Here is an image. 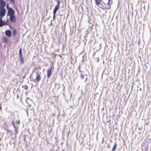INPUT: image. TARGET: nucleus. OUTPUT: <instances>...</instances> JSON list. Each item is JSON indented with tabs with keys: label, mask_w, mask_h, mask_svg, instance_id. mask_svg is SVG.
I'll return each mask as SVG.
<instances>
[{
	"label": "nucleus",
	"mask_w": 151,
	"mask_h": 151,
	"mask_svg": "<svg viewBox=\"0 0 151 151\" xmlns=\"http://www.w3.org/2000/svg\"><path fill=\"white\" fill-rule=\"evenodd\" d=\"M20 122L18 120L16 121V123L17 124H20Z\"/></svg>",
	"instance_id": "nucleus-17"
},
{
	"label": "nucleus",
	"mask_w": 151,
	"mask_h": 151,
	"mask_svg": "<svg viewBox=\"0 0 151 151\" xmlns=\"http://www.w3.org/2000/svg\"><path fill=\"white\" fill-rule=\"evenodd\" d=\"M19 55H22V48H20L19 49Z\"/></svg>",
	"instance_id": "nucleus-13"
},
{
	"label": "nucleus",
	"mask_w": 151,
	"mask_h": 151,
	"mask_svg": "<svg viewBox=\"0 0 151 151\" xmlns=\"http://www.w3.org/2000/svg\"><path fill=\"white\" fill-rule=\"evenodd\" d=\"M96 4L98 5L100 4L101 6L105 9H109L110 8V5L112 4V1L110 0H106L104 2H102V3H100L101 0H95Z\"/></svg>",
	"instance_id": "nucleus-1"
},
{
	"label": "nucleus",
	"mask_w": 151,
	"mask_h": 151,
	"mask_svg": "<svg viewBox=\"0 0 151 151\" xmlns=\"http://www.w3.org/2000/svg\"><path fill=\"white\" fill-rule=\"evenodd\" d=\"M35 72L36 75V77L34 80V81H37L39 82L41 79L40 73L39 71H35Z\"/></svg>",
	"instance_id": "nucleus-3"
},
{
	"label": "nucleus",
	"mask_w": 151,
	"mask_h": 151,
	"mask_svg": "<svg viewBox=\"0 0 151 151\" xmlns=\"http://www.w3.org/2000/svg\"><path fill=\"white\" fill-rule=\"evenodd\" d=\"M4 41L5 42H6L7 41V40L6 39H4Z\"/></svg>",
	"instance_id": "nucleus-20"
},
{
	"label": "nucleus",
	"mask_w": 151,
	"mask_h": 151,
	"mask_svg": "<svg viewBox=\"0 0 151 151\" xmlns=\"http://www.w3.org/2000/svg\"><path fill=\"white\" fill-rule=\"evenodd\" d=\"M51 67H52V69H54V67L52 65Z\"/></svg>",
	"instance_id": "nucleus-22"
},
{
	"label": "nucleus",
	"mask_w": 151,
	"mask_h": 151,
	"mask_svg": "<svg viewBox=\"0 0 151 151\" xmlns=\"http://www.w3.org/2000/svg\"><path fill=\"white\" fill-rule=\"evenodd\" d=\"M57 11H56L55 10H53V15H55V14H56V12Z\"/></svg>",
	"instance_id": "nucleus-15"
},
{
	"label": "nucleus",
	"mask_w": 151,
	"mask_h": 151,
	"mask_svg": "<svg viewBox=\"0 0 151 151\" xmlns=\"http://www.w3.org/2000/svg\"><path fill=\"white\" fill-rule=\"evenodd\" d=\"M117 144L116 143H115L113 146L111 151H115L116 147Z\"/></svg>",
	"instance_id": "nucleus-11"
},
{
	"label": "nucleus",
	"mask_w": 151,
	"mask_h": 151,
	"mask_svg": "<svg viewBox=\"0 0 151 151\" xmlns=\"http://www.w3.org/2000/svg\"><path fill=\"white\" fill-rule=\"evenodd\" d=\"M15 131L16 132V133H17V130H15Z\"/></svg>",
	"instance_id": "nucleus-24"
},
{
	"label": "nucleus",
	"mask_w": 151,
	"mask_h": 151,
	"mask_svg": "<svg viewBox=\"0 0 151 151\" xmlns=\"http://www.w3.org/2000/svg\"><path fill=\"white\" fill-rule=\"evenodd\" d=\"M99 46H100V49L101 48V44Z\"/></svg>",
	"instance_id": "nucleus-23"
},
{
	"label": "nucleus",
	"mask_w": 151,
	"mask_h": 151,
	"mask_svg": "<svg viewBox=\"0 0 151 151\" xmlns=\"http://www.w3.org/2000/svg\"><path fill=\"white\" fill-rule=\"evenodd\" d=\"M16 30L15 29L12 32V36L14 37L16 35Z\"/></svg>",
	"instance_id": "nucleus-12"
},
{
	"label": "nucleus",
	"mask_w": 151,
	"mask_h": 151,
	"mask_svg": "<svg viewBox=\"0 0 151 151\" xmlns=\"http://www.w3.org/2000/svg\"><path fill=\"white\" fill-rule=\"evenodd\" d=\"M81 77L82 79H83L84 78V75L82 74H81Z\"/></svg>",
	"instance_id": "nucleus-16"
},
{
	"label": "nucleus",
	"mask_w": 151,
	"mask_h": 151,
	"mask_svg": "<svg viewBox=\"0 0 151 151\" xmlns=\"http://www.w3.org/2000/svg\"><path fill=\"white\" fill-rule=\"evenodd\" d=\"M62 151H64V150H63Z\"/></svg>",
	"instance_id": "nucleus-26"
},
{
	"label": "nucleus",
	"mask_w": 151,
	"mask_h": 151,
	"mask_svg": "<svg viewBox=\"0 0 151 151\" xmlns=\"http://www.w3.org/2000/svg\"><path fill=\"white\" fill-rule=\"evenodd\" d=\"M5 33L6 35L9 37H10L11 35V32L9 30H6Z\"/></svg>",
	"instance_id": "nucleus-9"
},
{
	"label": "nucleus",
	"mask_w": 151,
	"mask_h": 151,
	"mask_svg": "<svg viewBox=\"0 0 151 151\" xmlns=\"http://www.w3.org/2000/svg\"><path fill=\"white\" fill-rule=\"evenodd\" d=\"M55 17V15H53V20H54Z\"/></svg>",
	"instance_id": "nucleus-19"
},
{
	"label": "nucleus",
	"mask_w": 151,
	"mask_h": 151,
	"mask_svg": "<svg viewBox=\"0 0 151 151\" xmlns=\"http://www.w3.org/2000/svg\"><path fill=\"white\" fill-rule=\"evenodd\" d=\"M52 67L49 68L47 71V77L48 78H49L51 75L52 73Z\"/></svg>",
	"instance_id": "nucleus-6"
},
{
	"label": "nucleus",
	"mask_w": 151,
	"mask_h": 151,
	"mask_svg": "<svg viewBox=\"0 0 151 151\" xmlns=\"http://www.w3.org/2000/svg\"><path fill=\"white\" fill-rule=\"evenodd\" d=\"M10 20L12 22H15L16 19L14 15L12 16H10L9 17Z\"/></svg>",
	"instance_id": "nucleus-7"
},
{
	"label": "nucleus",
	"mask_w": 151,
	"mask_h": 151,
	"mask_svg": "<svg viewBox=\"0 0 151 151\" xmlns=\"http://www.w3.org/2000/svg\"><path fill=\"white\" fill-rule=\"evenodd\" d=\"M70 133V131L69 130V132L67 133V135H68Z\"/></svg>",
	"instance_id": "nucleus-21"
},
{
	"label": "nucleus",
	"mask_w": 151,
	"mask_h": 151,
	"mask_svg": "<svg viewBox=\"0 0 151 151\" xmlns=\"http://www.w3.org/2000/svg\"><path fill=\"white\" fill-rule=\"evenodd\" d=\"M10 0V1L12 4H14L15 3L14 0Z\"/></svg>",
	"instance_id": "nucleus-14"
},
{
	"label": "nucleus",
	"mask_w": 151,
	"mask_h": 151,
	"mask_svg": "<svg viewBox=\"0 0 151 151\" xmlns=\"http://www.w3.org/2000/svg\"><path fill=\"white\" fill-rule=\"evenodd\" d=\"M19 56L21 63L22 64H23L24 63V60L22 56V55H19Z\"/></svg>",
	"instance_id": "nucleus-10"
},
{
	"label": "nucleus",
	"mask_w": 151,
	"mask_h": 151,
	"mask_svg": "<svg viewBox=\"0 0 151 151\" xmlns=\"http://www.w3.org/2000/svg\"><path fill=\"white\" fill-rule=\"evenodd\" d=\"M52 22H51V24H50V25H52Z\"/></svg>",
	"instance_id": "nucleus-25"
},
{
	"label": "nucleus",
	"mask_w": 151,
	"mask_h": 151,
	"mask_svg": "<svg viewBox=\"0 0 151 151\" xmlns=\"http://www.w3.org/2000/svg\"><path fill=\"white\" fill-rule=\"evenodd\" d=\"M14 15V11L13 9L11 8H9L8 11L7 16H12Z\"/></svg>",
	"instance_id": "nucleus-2"
},
{
	"label": "nucleus",
	"mask_w": 151,
	"mask_h": 151,
	"mask_svg": "<svg viewBox=\"0 0 151 151\" xmlns=\"http://www.w3.org/2000/svg\"><path fill=\"white\" fill-rule=\"evenodd\" d=\"M60 4V2L59 0H58L57 1V4L55 6L54 10L57 11L59 9V6Z\"/></svg>",
	"instance_id": "nucleus-8"
},
{
	"label": "nucleus",
	"mask_w": 151,
	"mask_h": 151,
	"mask_svg": "<svg viewBox=\"0 0 151 151\" xmlns=\"http://www.w3.org/2000/svg\"><path fill=\"white\" fill-rule=\"evenodd\" d=\"M6 7L7 9H8V10L9 9V8H10L9 7V5L8 4H7L6 5Z\"/></svg>",
	"instance_id": "nucleus-18"
},
{
	"label": "nucleus",
	"mask_w": 151,
	"mask_h": 151,
	"mask_svg": "<svg viewBox=\"0 0 151 151\" xmlns=\"http://www.w3.org/2000/svg\"><path fill=\"white\" fill-rule=\"evenodd\" d=\"M6 10L5 9H1L0 10V17H3L5 14Z\"/></svg>",
	"instance_id": "nucleus-5"
},
{
	"label": "nucleus",
	"mask_w": 151,
	"mask_h": 151,
	"mask_svg": "<svg viewBox=\"0 0 151 151\" xmlns=\"http://www.w3.org/2000/svg\"><path fill=\"white\" fill-rule=\"evenodd\" d=\"M8 22H6L5 21H2V17H0V27H1L5 25H8Z\"/></svg>",
	"instance_id": "nucleus-4"
}]
</instances>
